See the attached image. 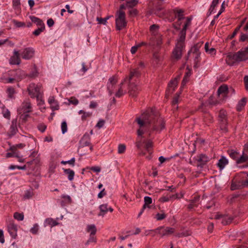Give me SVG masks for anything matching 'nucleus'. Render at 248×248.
Here are the masks:
<instances>
[{
  "label": "nucleus",
  "instance_id": "obj_44",
  "mask_svg": "<svg viewBox=\"0 0 248 248\" xmlns=\"http://www.w3.org/2000/svg\"><path fill=\"white\" fill-rule=\"evenodd\" d=\"M14 217L18 221H22L24 219V214L23 213L16 212L14 214Z\"/></svg>",
  "mask_w": 248,
  "mask_h": 248
},
{
  "label": "nucleus",
  "instance_id": "obj_6",
  "mask_svg": "<svg viewBox=\"0 0 248 248\" xmlns=\"http://www.w3.org/2000/svg\"><path fill=\"white\" fill-rule=\"evenodd\" d=\"M116 27L118 30H121L126 27L127 22L125 20V13L121 10H119L116 15L115 19Z\"/></svg>",
  "mask_w": 248,
  "mask_h": 248
},
{
  "label": "nucleus",
  "instance_id": "obj_21",
  "mask_svg": "<svg viewBox=\"0 0 248 248\" xmlns=\"http://www.w3.org/2000/svg\"><path fill=\"white\" fill-rule=\"evenodd\" d=\"M141 73L138 68L130 70L129 76H128V81L131 82L133 78H138L140 76Z\"/></svg>",
  "mask_w": 248,
  "mask_h": 248
},
{
  "label": "nucleus",
  "instance_id": "obj_5",
  "mask_svg": "<svg viewBox=\"0 0 248 248\" xmlns=\"http://www.w3.org/2000/svg\"><path fill=\"white\" fill-rule=\"evenodd\" d=\"M185 39H181L179 38L177 40L175 47L172 53V59L174 61H177L181 59L183 49L185 47Z\"/></svg>",
  "mask_w": 248,
  "mask_h": 248
},
{
  "label": "nucleus",
  "instance_id": "obj_31",
  "mask_svg": "<svg viewBox=\"0 0 248 248\" xmlns=\"http://www.w3.org/2000/svg\"><path fill=\"white\" fill-rule=\"evenodd\" d=\"M11 152L7 153L6 155V157L7 158L9 157H19L20 152L16 149L14 150H10Z\"/></svg>",
  "mask_w": 248,
  "mask_h": 248
},
{
  "label": "nucleus",
  "instance_id": "obj_58",
  "mask_svg": "<svg viewBox=\"0 0 248 248\" xmlns=\"http://www.w3.org/2000/svg\"><path fill=\"white\" fill-rule=\"evenodd\" d=\"M166 217V215L164 213H157L156 215V218L157 220H161L164 219Z\"/></svg>",
  "mask_w": 248,
  "mask_h": 248
},
{
  "label": "nucleus",
  "instance_id": "obj_23",
  "mask_svg": "<svg viewBox=\"0 0 248 248\" xmlns=\"http://www.w3.org/2000/svg\"><path fill=\"white\" fill-rule=\"evenodd\" d=\"M14 76L16 80H20L26 77L25 72L20 69H17L15 71Z\"/></svg>",
  "mask_w": 248,
  "mask_h": 248
},
{
  "label": "nucleus",
  "instance_id": "obj_60",
  "mask_svg": "<svg viewBox=\"0 0 248 248\" xmlns=\"http://www.w3.org/2000/svg\"><path fill=\"white\" fill-rule=\"evenodd\" d=\"M240 41L242 42L248 41V34L241 33Z\"/></svg>",
  "mask_w": 248,
  "mask_h": 248
},
{
  "label": "nucleus",
  "instance_id": "obj_3",
  "mask_svg": "<svg viewBox=\"0 0 248 248\" xmlns=\"http://www.w3.org/2000/svg\"><path fill=\"white\" fill-rule=\"evenodd\" d=\"M241 179L231 185V189L235 190L248 186V172H241L239 174Z\"/></svg>",
  "mask_w": 248,
  "mask_h": 248
},
{
  "label": "nucleus",
  "instance_id": "obj_59",
  "mask_svg": "<svg viewBox=\"0 0 248 248\" xmlns=\"http://www.w3.org/2000/svg\"><path fill=\"white\" fill-rule=\"evenodd\" d=\"M164 10L161 8H159L158 9H157L156 11H155V14L160 17L164 15Z\"/></svg>",
  "mask_w": 248,
  "mask_h": 248
},
{
  "label": "nucleus",
  "instance_id": "obj_26",
  "mask_svg": "<svg viewBox=\"0 0 248 248\" xmlns=\"http://www.w3.org/2000/svg\"><path fill=\"white\" fill-rule=\"evenodd\" d=\"M49 104L51 106V108L53 110H58L59 108V105L57 102L55 100L53 96H50L48 100Z\"/></svg>",
  "mask_w": 248,
  "mask_h": 248
},
{
  "label": "nucleus",
  "instance_id": "obj_53",
  "mask_svg": "<svg viewBox=\"0 0 248 248\" xmlns=\"http://www.w3.org/2000/svg\"><path fill=\"white\" fill-rule=\"evenodd\" d=\"M61 129L62 134H64L67 130V123L65 121L62 122L61 124Z\"/></svg>",
  "mask_w": 248,
  "mask_h": 248
},
{
  "label": "nucleus",
  "instance_id": "obj_4",
  "mask_svg": "<svg viewBox=\"0 0 248 248\" xmlns=\"http://www.w3.org/2000/svg\"><path fill=\"white\" fill-rule=\"evenodd\" d=\"M42 86L41 84H35L34 83H31L28 88L27 91L29 94L31 98H36V100H38L40 97V95L43 94L42 90Z\"/></svg>",
  "mask_w": 248,
  "mask_h": 248
},
{
  "label": "nucleus",
  "instance_id": "obj_28",
  "mask_svg": "<svg viewBox=\"0 0 248 248\" xmlns=\"http://www.w3.org/2000/svg\"><path fill=\"white\" fill-rule=\"evenodd\" d=\"M228 153L230 157L235 160L236 162L238 158H239V156H240V153L237 151L234 150H228Z\"/></svg>",
  "mask_w": 248,
  "mask_h": 248
},
{
  "label": "nucleus",
  "instance_id": "obj_46",
  "mask_svg": "<svg viewBox=\"0 0 248 248\" xmlns=\"http://www.w3.org/2000/svg\"><path fill=\"white\" fill-rule=\"evenodd\" d=\"M45 26L38 27V28L33 32V34L35 36H38L42 31H44Z\"/></svg>",
  "mask_w": 248,
  "mask_h": 248
},
{
  "label": "nucleus",
  "instance_id": "obj_14",
  "mask_svg": "<svg viewBox=\"0 0 248 248\" xmlns=\"http://www.w3.org/2000/svg\"><path fill=\"white\" fill-rule=\"evenodd\" d=\"M192 17L189 16L186 17V21L185 23L184 26L183 27V29L180 32L179 38H181V39H186V31L188 26L191 25V22L192 20Z\"/></svg>",
  "mask_w": 248,
  "mask_h": 248
},
{
  "label": "nucleus",
  "instance_id": "obj_55",
  "mask_svg": "<svg viewBox=\"0 0 248 248\" xmlns=\"http://www.w3.org/2000/svg\"><path fill=\"white\" fill-rule=\"evenodd\" d=\"M25 146V144L23 143L17 144L10 147V150H14L15 149L17 150L18 148H23Z\"/></svg>",
  "mask_w": 248,
  "mask_h": 248
},
{
  "label": "nucleus",
  "instance_id": "obj_2",
  "mask_svg": "<svg viewBox=\"0 0 248 248\" xmlns=\"http://www.w3.org/2000/svg\"><path fill=\"white\" fill-rule=\"evenodd\" d=\"M248 60V46L241 49L236 53H229L227 56L226 61L230 65Z\"/></svg>",
  "mask_w": 248,
  "mask_h": 248
},
{
  "label": "nucleus",
  "instance_id": "obj_45",
  "mask_svg": "<svg viewBox=\"0 0 248 248\" xmlns=\"http://www.w3.org/2000/svg\"><path fill=\"white\" fill-rule=\"evenodd\" d=\"M79 114H82V115L81 116V118L82 120H85L86 118L89 117L92 115V113L91 112H85L82 110H80L78 112Z\"/></svg>",
  "mask_w": 248,
  "mask_h": 248
},
{
  "label": "nucleus",
  "instance_id": "obj_33",
  "mask_svg": "<svg viewBox=\"0 0 248 248\" xmlns=\"http://www.w3.org/2000/svg\"><path fill=\"white\" fill-rule=\"evenodd\" d=\"M63 170L64 173L67 175L68 180L72 181L75 176V172L70 169H63Z\"/></svg>",
  "mask_w": 248,
  "mask_h": 248
},
{
  "label": "nucleus",
  "instance_id": "obj_43",
  "mask_svg": "<svg viewBox=\"0 0 248 248\" xmlns=\"http://www.w3.org/2000/svg\"><path fill=\"white\" fill-rule=\"evenodd\" d=\"M144 204L143 205V208H146V207H149L148 206L149 204L152 203V199L151 197L148 196H145L144 198Z\"/></svg>",
  "mask_w": 248,
  "mask_h": 248
},
{
  "label": "nucleus",
  "instance_id": "obj_64",
  "mask_svg": "<svg viewBox=\"0 0 248 248\" xmlns=\"http://www.w3.org/2000/svg\"><path fill=\"white\" fill-rule=\"evenodd\" d=\"M33 193L31 191H27L24 196L25 199H30L32 197Z\"/></svg>",
  "mask_w": 248,
  "mask_h": 248
},
{
  "label": "nucleus",
  "instance_id": "obj_40",
  "mask_svg": "<svg viewBox=\"0 0 248 248\" xmlns=\"http://www.w3.org/2000/svg\"><path fill=\"white\" fill-rule=\"evenodd\" d=\"M126 93V90H124L123 87L119 86L118 91L115 93V96L116 97L120 98L123 96Z\"/></svg>",
  "mask_w": 248,
  "mask_h": 248
},
{
  "label": "nucleus",
  "instance_id": "obj_8",
  "mask_svg": "<svg viewBox=\"0 0 248 248\" xmlns=\"http://www.w3.org/2000/svg\"><path fill=\"white\" fill-rule=\"evenodd\" d=\"M155 232L160 234L161 236H169L175 232V229L171 227H160L155 230Z\"/></svg>",
  "mask_w": 248,
  "mask_h": 248
},
{
  "label": "nucleus",
  "instance_id": "obj_38",
  "mask_svg": "<svg viewBox=\"0 0 248 248\" xmlns=\"http://www.w3.org/2000/svg\"><path fill=\"white\" fill-rule=\"evenodd\" d=\"M204 48L205 51L211 55H215L216 53V50L214 48L212 47L210 49L209 48V45L208 43H205Z\"/></svg>",
  "mask_w": 248,
  "mask_h": 248
},
{
  "label": "nucleus",
  "instance_id": "obj_19",
  "mask_svg": "<svg viewBox=\"0 0 248 248\" xmlns=\"http://www.w3.org/2000/svg\"><path fill=\"white\" fill-rule=\"evenodd\" d=\"M210 157L204 154H201L197 156V161L199 163L200 166L205 165L210 160Z\"/></svg>",
  "mask_w": 248,
  "mask_h": 248
},
{
  "label": "nucleus",
  "instance_id": "obj_48",
  "mask_svg": "<svg viewBox=\"0 0 248 248\" xmlns=\"http://www.w3.org/2000/svg\"><path fill=\"white\" fill-rule=\"evenodd\" d=\"M125 145L124 144H121L118 146V153L120 154H123L125 152Z\"/></svg>",
  "mask_w": 248,
  "mask_h": 248
},
{
  "label": "nucleus",
  "instance_id": "obj_61",
  "mask_svg": "<svg viewBox=\"0 0 248 248\" xmlns=\"http://www.w3.org/2000/svg\"><path fill=\"white\" fill-rule=\"evenodd\" d=\"M184 196V193L182 192H181L180 193H176L174 195H171V197H172V199H180L183 198Z\"/></svg>",
  "mask_w": 248,
  "mask_h": 248
},
{
  "label": "nucleus",
  "instance_id": "obj_30",
  "mask_svg": "<svg viewBox=\"0 0 248 248\" xmlns=\"http://www.w3.org/2000/svg\"><path fill=\"white\" fill-rule=\"evenodd\" d=\"M247 102V99L245 97L241 99L238 103L236 106V109L238 111H240L245 107Z\"/></svg>",
  "mask_w": 248,
  "mask_h": 248
},
{
  "label": "nucleus",
  "instance_id": "obj_32",
  "mask_svg": "<svg viewBox=\"0 0 248 248\" xmlns=\"http://www.w3.org/2000/svg\"><path fill=\"white\" fill-rule=\"evenodd\" d=\"M30 18L32 22L36 23L39 27L45 26L43 21L40 18L34 16H30Z\"/></svg>",
  "mask_w": 248,
  "mask_h": 248
},
{
  "label": "nucleus",
  "instance_id": "obj_20",
  "mask_svg": "<svg viewBox=\"0 0 248 248\" xmlns=\"http://www.w3.org/2000/svg\"><path fill=\"white\" fill-rule=\"evenodd\" d=\"M217 95L220 96L222 95L223 98H225L228 93V88L226 85L220 86L217 90Z\"/></svg>",
  "mask_w": 248,
  "mask_h": 248
},
{
  "label": "nucleus",
  "instance_id": "obj_54",
  "mask_svg": "<svg viewBox=\"0 0 248 248\" xmlns=\"http://www.w3.org/2000/svg\"><path fill=\"white\" fill-rule=\"evenodd\" d=\"M13 22L14 24L16 27H18V28H20V27H25V24L24 22L17 21H16V20H13Z\"/></svg>",
  "mask_w": 248,
  "mask_h": 248
},
{
  "label": "nucleus",
  "instance_id": "obj_27",
  "mask_svg": "<svg viewBox=\"0 0 248 248\" xmlns=\"http://www.w3.org/2000/svg\"><path fill=\"white\" fill-rule=\"evenodd\" d=\"M108 205L107 203L100 205L99 207L100 213L98 214V216L104 217L108 211Z\"/></svg>",
  "mask_w": 248,
  "mask_h": 248
},
{
  "label": "nucleus",
  "instance_id": "obj_29",
  "mask_svg": "<svg viewBox=\"0 0 248 248\" xmlns=\"http://www.w3.org/2000/svg\"><path fill=\"white\" fill-rule=\"evenodd\" d=\"M6 92L9 99H13L15 98V95L16 93V92L13 87H9L7 89Z\"/></svg>",
  "mask_w": 248,
  "mask_h": 248
},
{
  "label": "nucleus",
  "instance_id": "obj_12",
  "mask_svg": "<svg viewBox=\"0 0 248 248\" xmlns=\"http://www.w3.org/2000/svg\"><path fill=\"white\" fill-rule=\"evenodd\" d=\"M34 54V50L31 47H27L25 48L20 53L21 57L25 60H30L31 59Z\"/></svg>",
  "mask_w": 248,
  "mask_h": 248
},
{
  "label": "nucleus",
  "instance_id": "obj_47",
  "mask_svg": "<svg viewBox=\"0 0 248 248\" xmlns=\"http://www.w3.org/2000/svg\"><path fill=\"white\" fill-rule=\"evenodd\" d=\"M39 230V226L37 224H35L33 226L31 229L30 232L34 234H36L38 233Z\"/></svg>",
  "mask_w": 248,
  "mask_h": 248
},
{
  "label": "nucleus",
  "instance_id": "obj_13",
  "mask_svg": "<svg viewBox=\"0 0 248 248\" xmlns=\"http://www.w3.org/2000/svg\"><path fill=\"white\" fill-rule=\"evenodd\" d=\"M13 55L10 58L9 62L13 65H19L21 62L20 53L16 49H14Z\"/></svg>",
  "mask_w": 248,
  "mask_h": 248
},
{
  "label": "nucleus",
  "instance_id": "obj_18",
  "mask_svg": "<svg viewBox=\"0 0 248 248\" xmlns=\"http://www.w3.org/2000/svg\"><path fill=\"white\" fill-rule=\"evenodd\" d=\"M8 230L11 237L15 239L17 236V226L13 222H10L8 225Z\"/></svg>",
  "mask_w": 248,
  "mask_h": 248
},
{
  "label": "nucleus",
  "instance_id": "obj_56",
  "mask_svg": "<svg viewBox=\"0 0 248 248\" xmlns=\"http://www.w3.org/2000/svg\"><path fill=\"white\" fill-rule=\"evenodd\" d=\"M108 19V17L104 18L97 17V20L98 21L99 24L105 25Z\"/></svg>",
  "mask_w": 248,
  "mask_h": 248
},
{
  "label": "nucleus",
  "instance_id": "obj_1",
  "mask_svg": "<svg viewBox=\"0 0 248 248\" xmlns=\"http://www.w3.org/2000/svg\"><path fill=\"white\" fill-rule=\"evenodd\" d=\"M135 121L140 126L137 131L139 137L141 136L144 132L143 127L149 124H153L152 128L153 131L160 132L165 128L164 120L161 118H158L155 116L152 111L143 113L140 117L137 118Z\"/></svg>",
  "mask_w": 248,
  "mask_h": 248
},
{
  "label": "nucleus",
  "instance_id": "obj_36",
  "mask_svg": "<svg viewBox=\"0 0 248 248\" xmlns=\"http://www.w3.org/2000/svg\"><path fill=\"white\" fill-rule=\"evenodd\" d=\"M178 82L177 78H174L173 80L170 81L169 84V90L171 91V92H173L175 88L177 86Z\"/></svg>",
  "mask_w": 248,
  "mask_h": 248
},
{
  "label": "nucleus",
  "instance_id": "obj_57",
  "mask_svg": "<svg viewBox=\"0 0 248 248\" xmlns=\"http://www.w3.org/2000/svg\"><path fill=\"white\" fill-rule=\"evenodd\" d=\"M171 199L172 197H171V195L170 196H163L160 198L159 201L161 202H164L169 201Z\"/></svg>",
  "mask_w": 248,
  "mask_h": 248
},
{
  "label": "nucleus",
  "instance_id": "obj_49",
  "mask_svg": "<svg viewBox=\"0 0 248 248\" xmlns=\"http://www.w3.org/2000/svg\"><path fill=\"white\" fill-rule=\"evenodd\" d=\"M202 42H199L196 44L193 47L190 49L191 51L194 52H199V48L202 46Z\"/></svg>",
  "mask_w": 248,
  "mask_h": 248
},
{
  "label": "nucleus",
  "instance_id": "obj_9",
  "mask_svg": "<svg viewBox=\"0 0 248 248\" xmlns=\"http://www.w3.org/2000/svg\"><path fill=\"white\" fill-rule=\"evenodd\" d=\"M117 82L118 78L116 76H113L109 78L107 84V87L110 95H111L113 93L115 85Z\"/></svg>",
  "mask_w": 248,
  "mask_h": 248
},
{
  "label": "nucleus",
  "instance_id": "obj_34",
  "mask_svg": "<svg viewBox=\"0 0 248 248\" xmlns=\"http://www.w3.org/2000/svg\"><path fill=\"white\" fill-rule=\"evenodd\" d=\"M87 232L90 233L91 235H94L96 232V228L94 224L88 225L87 226Z\"/></svg>",
  "mask_w": 248,
  "mask_h": 248
},
{
  "label": "nucleus",
  "instance_id": "obj_50",
  "mask_svg": "<svg viewBox=\"0 0 248 248\" xmlns=\"http://www.w3.org/2000/svg\"><path fill=\"white\" fill-rule=\"evenodd\" d=\"M2 114L4 118L9 119L10 118V111L5 108H3L2 111Z\"/></svg>",
  "mask_w": 248,
  "mask_h": 248
},
{
  "label": "nucleus",
  "instance_id": "obj_41",
  "mask_svg": "<svg viewBox=\"0 0 248 248\" xmlns=\"http://www.w3.org/2000/svg\"><path fill=\"white\" fill-rule=\"evenodd\" d=\"M125 2L126 7L130 8L137 5L138 3V1L137 0H127Z\"/></svg>",
  "mask_w": 248,
  "mask_h": 248
},
{
  "label": "nucleus",
  "instance_id": "obj_22",
  "mask_svg": "<svg viewBox=\"0 0 248 248\" xmlns=\"http://www.w3.org/2000/svg\"><path fill=\"white\" fill-rule=\"evenodd\" d=\"M90 136L87 133L84 134L81 140L80 144L81 147L87 146L90 145Z\"/></svg>",
  "mask_w": 248,
  "mask_h": 248
},
{
  "label": "nucleus",
  "instance_id": "obj_37",
  "mask_svg": "<svg viewBox=\"0 0 248 248\" xmlns=\"http://www.w3.org/2000/svg\"><path fill=\"white\" fill-rule=\"evenodd\" d=\"M45 223L47 225H49L51 227L56 226L59 224L58 222L52 218H46L45 220Z\"/></svg>",
  "mask_w": 248,
  "mask_h": 248
},
{
  "label": "nucleus",
  "instance_id": "obj_63",
  "mask_svg": "<svg viewBox=\"0 0 248 248\" xmlns=\"http://www.w3.org/2000/svg\"><path fill=\"white\" fill-rule=\"evenodd\" d=\"M69 101L70 103L77 105L78 104V100L75 97H71L69 99Z\"/></svg>",
  "mask_w": 248,
  "mask_h": 248
},
{
  "label": "nucleus",
  "instance_id": "obj_62",
  "mask_svg": "<svg viewBox=\"0 0 248 248\" xmlns=\"http://www.w3.org/2000/svg\"><path fill=\"white\" fill-rule=\"evenodd\" d=\"M105 121L102 119L99 120V121L98 122L97 124L96 125V126L98 127V128H102L104 124H105Z\"/></svg>",
  "mask_w": 248,
  "mask_h": 248
},
{
  "label": "nucleus",
  "instance_id": "obj_25",
  "mask_svg": "<svg viewBox=\"0 0 248 248\" xmlns=\"http://www.w3.org/2000/svg\"><path fill=\"white\" fill-rule=\"evenodd\" d=\"M161 44V40L159 35L155 36H153L151 38V41L149 43V45L151 46H159Z\"/></svg>",
  "mask_w": 248,
  "mask_h": 248
},
{
  "label": "nucleus",
  "instance_id": "obj_16",
  "mask_svg": "<svg viewBox=\"0 0 248 248\" xmlns=\"http://www.w3.org/2000/svg\"><path fill=\"white\" fill-rule=\"evenodd\" d=\"M17 131V120L16 119H14L12 121L11 125L8 132H7V135L11 138L15 135Z\"/></svg>",
  "mask_w": 248,
  "mask_h": 248
},
{
  "label": "nucleus",
  "instance_id": "obj_11",
  "mask_svg": "<svg viewBox=\"0 0 248 248\" xmlns=\"http://www.w3.org/2000/svg\"><path fill=\"white\" fill-rule=\"evenodd\" d=\"M128 88L129 95L133 97H136L140 91L139 87H138L135 83L133 82H129Z\"/></svg>",
  "mask_w": 248,
  "mask_h": 248
},
{
  "label": "nucleus",
  "instance_id": "obj_35",
  "mask_svg": "<svg viewBox=\"0 0 248 248\" xmlns=\"http://www.w3.org/2000/svg\"><path fill=\"white\" fill-rule=\"evenodd\" d=\"M246 162L248 163V156L247 155L244 154V153H243L242 155L240 154V156H239L236 163L240 164Z\"/></svg>",
  "mask_w": 248,
  "mask_h": 248
},
{
  "label": "nucleus",
  "instance_id": "obj_10",
  "mask_svg": "<svg viewBox=\"0 0 248 248\" xmlns=\"http://www.w3.org/2000/svg\"><path fill=\"white\" fill-rule=\"evenodd\" d=\"M20 109L21 112L26 113L25 115L26 117L29 116V115L27 113L32 111V106L29 99H26L23 102Z\"/></svg>",
  "mask_w": 248,
  "mask_h": 248
},
{
  "label": "nucleus",
  "instance_id": "obj_17",
  "mask_svg": "<svg viewBox=\"0 0 248 248\" xmlns=\"http://www.w3.org/2000/svg\"><path fill=\"white\" fill-rule=\"evenodd\" d=\"M200 52H194L193 51L190 50L187 54V59H193L195 65L194 66L196 67V65L198 64V62L200 61Z\"/></svg>",
  "mask_w": 248,
  "mask_h": 248
},
{
  "label": "nucleus",
  "instance_id": "obj_24",
  "mask_svg": "<svg viewBox=\"0 0 248 248\" xmlns=\"http://www.w3.org/2000/svg\"><path fill=\"white\" fill-rule=\"evenodd\" d=\"M228 164V159L225 157L222 156L221 158L218 160V161L217 163V166L220 170H222Z\"/></svg>",
  "mask_w": 248,
  "mask_h": 248
},
{
  "label": "nucleus",
  "instance_id": "obj_51",
  "mask_svg": "<svg viewBox=\"0 0 248 248\" xmlns=\"http://www.w3.org/2000/svg\"><path fill=\"white\" fill-rule=\"evenodd\" d=\"M153 146V142L151 140L147 141L145 143V148L147 152H150V149Z\"/></svg>",
  "mask_w": 248,
  "mask_h": 248
},
{
  "label": "nucleus",
  "instance_id": "obj_15",
  "mask_svg": "<svg viewBox=\"0 0 248 248\" xmlns=\"http://www.w3.org/2000/svg\"><path fill=\"white\" fill-rule=\"evenodd\" d=\"M173 12L175 14V18H177L178 19L177 24L178 27L175 26V28L176 29H179L181 24V20L185 18L183 15L184 11L182 9H175L173 10Z\"/></svg>",
  "mask_w": 248,
  "mask_h": 248
},
{
  "label": "nucleus",
  "instance_id": "obj_52",
  "mask_svg": "<svg viewBox=\"0 0 248 248\" xmlns=\"http://www.w3.org/2000/svg\"><path fill=\"white\" fill-rule=\"evenodd\" d=\"M218 4V3H216L215 1H214L213 0L211 5L210 6V7L209 9L208 13L209 15H210L212 12H213L215 7L217 6V5Z\"/></svg>",
  "mask_w": 248,
  "mask_h": 248
},
{
  "label": "nucleus",
  "instance_id": "obj_7",
  "mask_svg": "<svg viewBox=\"0 0 248 248\" xmlns=\"http://www.w3.org/2000/svg\"><path fill=\"white\" fill-rule=\"evenodd\" d=\"M218 122L220 130L224 133L228 131L227 114L226 110L221 109L218 114Z\"/></svg>",
  "mask_w": 248,
  "mask_h": 248
},
{
  "label": "nucleus",
  "instance_id": "obj_39",
  "mask_svg": "<svg viewBox=\"0 0 248 248\" xmlns=\"http://www.w3.org/2000/svg\"><path fill=\"white\" fill-rule=\"evenodd\" d=\"M159 29V26L156 24H154L150 27V31L152 32L153 36H156L158 34V31Z\"/></svg>",
  "mask_w": 248,
  "mask_h": 248
},
{
  "label": "nucleus",
  "instance_id": "obj_42",
  "mask_svg": "<svg viewBox=\"0 0 248 248\" xmlns=\"http://www.w3.org/2000/svg\"><path fill=\"white\" fill-rule=\"evenodd\" d=\"M233 218L232 217L224 216L222 219V223L223 225H227L230 224Z\"/></svg>",
  "mask_w": 248,
  "mask_h": 248
}]
</instances>
